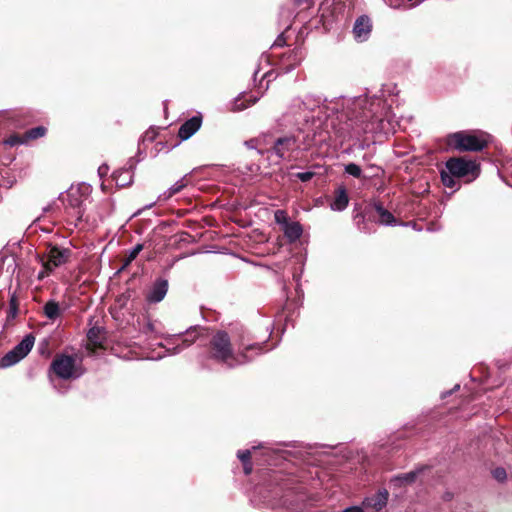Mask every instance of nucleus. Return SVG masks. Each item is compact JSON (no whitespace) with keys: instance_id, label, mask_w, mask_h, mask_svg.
I'll return each instance as SVG.
<instances>
[{"instance_id":"obj_1","label":"nucleus","mask_w":512,"mask_h":512,"mask_svg":"<svg viewBox=\"0 0 512 512\" xmlns=\"http://www.w3.org/2000/svg\"><path fill=\"white\" fill-rule=\"evenodd\" d=\"M382 97L383 93L372 97H342L329 105L312 95L294 97L279 119V125L302 130L311 123L312 141L305 144L304 150L327 144L333 137L343 143L362 134L384 130L385 101Z\"/></svg>"},{"instance_id":"obj_2","label":"nucleus","mask_w":512,"mask_h":512,"mask_svg":"<svg viewBox=\"0 0 512 512\" xmlns=\"http://www.w3.org/2000/svg\"><path fill=\"white\" fill-rule=\"evenodd\" d=\"M263 345L264 343L246 344L244 340H241L238 352H234L228 333L219 330L210 340L209 355L211 359L226 367L235 368L252 360V357L248 355L249 352L261 353Z\"/></svg>"},{"instance_id":"obj_3","label":"nucleus","mask_w":512,"mask_h":512,"mask_svg":"<svg viewBox=\"0 0 512 512\" xmlns=\"http://www.w3.org/2000/svg\"><path fill=\"white\" fill-rule=\"evenodd\" d=\"M312 141V136L307 134L300 142L298 137L295 135L287 134L277 137L273 140L272 146L266 150H258L261 155L272 154L275 155L279 160H291V156L295 151L302 150L306 143Z\"/></svg>"},{"instance_id":"obj_4","label":"nucleus","mask_w":512,"mask_h":512,"mask_svg":"<svg viewBox=\"0 0 512 512\" xmlns=\"http://www.w3.org/2000/svg\"><path fill=\"white\" fill-rule=\"evenodd\" d=\"M202 329L198 326L190 327L184 333L169 336L166 341L173 345L166 349L170 355H176L191 346L200 336Z\"/></svg>"},{"instance_id":"obj_5","label":"nucleus","mask_w":512,"mask_h":512,"mask_svg":"<svg viewBox=\"0 0 512 512\" xmlns=\"http://www.w3.org/2000/svg\"><path fill=\"white\" fill-rule=\"evenodd\" d=\"M34 342L35 337L27 334L20 343L0 358V368H8L21 361L32 350Z\"/></svg>"},{"instance_id":"obj_6","label":"nucleus","mask_w":512,"mask_h":512,"mask_svg":"<svg viewBox=\"0 0 512 512\" xmlns=\"http://www.w3.org/2000/svg\"><path fill=\"white\" fill-rule=\"evenodd\" d=\"M51 370L61 379H77L82 375V371L77 368L75 358L69 355H59L51 363Z\"/></svg>"},{"instance_id":"obj_7","label":"nucleus","mask_w":512,"mask_h":512,"mask_svg":"<svg viewBox=\"0 0 512 512\" xmlns=\"http://www.w3.org/2000/svg\"><path fill=\"white\" fill-rule=\"evenodd\" d=\"M449 148L458 151H479L480 139L465 131L449 134L446 139Z\"/></svg>"},{"instance_id":"obj_8","label":"nucleus","mask_w":512,"mask_h":512,"mask_svg":"<svg viewBox=\"0 0 512 512\" xmlns=\"http://www.w3.org/2000/svg\"><path fill=\"white\" fill-rule=\"evenodd\" d=\"M71 255V251L67 248H62L59 246H50L47 253V260H41L42 267L53 271L55 268H58L65 264Z\"/></svg>"},{"instance_id":"obj_9","label":"nucleus","mask_w":512,"mask_h":512,"mask_svg":"<svg viewBox=\"0 0 512 512\" xmlns=\"http://www.w3.org/2000/svg\"><path fill=\"white\" fill-rule=\"evenodd\" d=\"M445 168L449 170L452 175L457 178L465 177L470 174H474L477 165L474 161L466 158H450L445 165Z\"/></svg>"},{"instance_id":"obj_10","label":"nucleus","mask_w":512,"mask_h":512,"mask_svg":"<svg viewBox=\"0 0 512 512\" xmlns=\"http://www.w3.org/2000/svg\"><path fill=\"white\" fill-rule=\"evenodd\" d=\"M84 201L85 199L78 189H70L68 191L67 205L73 210L71 214L76 218L77 221H82L84 219Z\"/></svg>"},{"instance_id":"obj_11","label":"nucleus","mask_w":512,"mask_h":512,"mask_svg":"<svg viewBox=\"0 0 512 512\" xmlns=\"http://www.w3.org/2000/svg\"><path fill=\"white\" fill-rule=\"evenodd\" d=\"M168 292V281L164 278L156 279L146 294L148 303L161 302Z\"/></svg>"},{"instance_id":"obj_12","label":"nucleus","mask_w":512,"mask_h":512,"mask_svg":"<svg viewBox=\"0 0 512 512\" xmlns=\"http://www.w3.org/2000/svg\"><path fill=\"white\" fill-rule=\"evenodd\" d=\"M372 31V23L368 16L362 15L358 17L353 26L354 38L358 42L366 41Z\"/></svg>"},{"instance_id":"obj_13","label":"nucleus","mask_w":512,"mask_h":512,"mask_svg":"<svg viewBox=\"0 0 512 512\" xmlns=\"http://www.w3.org/2000/svg\"><path fill=\"white\" fill-rule=\"evenodd\" d=\"M349 204V196L347 189L344 185H339L334 191V197L329 203V207L332 211L342 212Z\"/></svg>"},{"instance_id":"obj_14","label":"nucleus","mask_w":512,"mask_h":512,"mask_svg":"<svg viewBox=\"0 0 512 512\" xmlns=\"http://www.w3.org/2000/svg\"><path fill=\"white\" fill-rule=\"evenodd\" d=\"M202 117L195 115L185 121L179 128L178 136L181 140H188L192 137L201 127Z\"/></svg>"},{"instance_id":"obj_15","label":"nucleus","mask_w":512,"mask_h":512,"mask_svg":"<svg viewBox=\"0 0 512 512\" xmlns=\"http://www.w3.org/2000/svg\"><path fill=\"white\" fill-rule=\"evenodd\" d=\"M388 497V491L386 489H381L375 495L366 497L362 504L364 507L371 508L378 512L387 505Z\"/></svg>"},{"instance_id":"obj_16","label":"nucleus","mask_w":512,"mask_h":512,"mask_svg":"<svg viewBox=\"0 0 512 512\" xmlns=\"http://www.w3.org/2000/svg\"><path fill=\"white\" fill-rule=\"evenodd\" d=\"M426 469L425 466H421L415 470L407 473L399 474L390 479V485L394 487H403L412 484L416 481L418 476Z\"/></svg>"},{"instance_id":"obj_17","label":"nucleus","mask_w":512,"mask_h":512,"mask_svg":"<svg viewBox=\"0 0 512 512\" xmlns=\"http://www.w3.org/2000/svg\"><path fill=\"white\" fill-rule=\"evenodd\" d=\"M133 169L134 162L133 159L131 158L128 162V167H125L114 173V179L116 181V184L120 187H124L131 184L133 180Z\"/></svg>"},{"instance_id":"obj_18","label":"nucleus","mask_w":512,"mask_h":512,"mask_svg":"<svg viewBox=\"0 0 512 512\" xmlns=\"http://www.w3.org/2000/svg\"><path fill=\"white\" fill-rule=\"evenodd\" d=\"M187 176H184L177 182H175L170 188H168L166 191H164L162 194L158 196V201H167L169 200L173 195L179 193L187 186Z\"/></svg>"},{"instance_id":"obj_19","label":"nucleus","mask_w":512,"mask_h":512,"mask_svg":"<svg viewBox=\"0 0 512 512\" xmlns=\"http://www.w3.org/2000/svg\"><path fill=\"white\" fill-rule=\"evenodd\" d=\"M375 211L379 216V222L383 225L393 226L396 223V219L391 212L383 207V205L379 202L374 203L373 205Z\"/></svg>"},{"instance_id":"obj_20","label":"nucleus","mask_w":512,"mask_h":512,"mask_svg":"<svg viewBox=\"0 0 512 512\" xmlns=\"http://www.w3.org/2000/svg\"><path fill=\"white\" fill-rule=\"evenodd\" d=\"M283 232L290 242H295L301 237L303 229L298 222H289L285 227H283Z\"/></svg>"},{"instance_id":"obj_21","label":"nucleus","mask_w":512,"mask_h":512,"mask_svg":"<svg viewBox=\"0 0 512 512\" xmlns=\"http://www.w3.org/2000/svg\"><path fill=\"white\" fill-rule=\"evenodd\" d=\"M482 160L485 159V154H490V150L493 149L494 151L499 150L498 143L494 136L491 134H488L486 132L482 131Z\"/></svg>"},{"instance_id":"obj_22","label":"nucleus","mask_w":512,"mask_h":512,"mask_svg":"<svg viewBox=\"0 0 512 512\" xmlns=\"http://www.w3.org/2000/svg\"><path fill=\"white\" fill-rule=\"evenodd\" d=\"M44 314L50 320H55L60 315L59 304L55 301H48L44 306Z\"/></svg>"},{"instance_id":"obj_23","label":"nucleus","mask_w":512,"mask_h":512,"mask_svg":"<svg viewBox=\"0 0 512 512\" xmlns=\"http://www.w3.org/2000/svg\"><path fill=\"white\" fill-rule=\"evenodd\" d=\"M456 176L452 175L446 168L441 171V180L445 187L455 188L457 186Z\"/></svg>"},{"instance_id":"obj_24","label":"nucleus","mask_w":512,"mask_h":512,"mask_svg":"<svg viewBox=\"0 0 512 512\" xmlns=\"http://www.w3.org/2000/svg\"><path fill=\"white\" fill-rule=\"evenodd\" d=\"M45 134L46 128L43 126L32 128L24 133L26 142H28L29 140H34L43 137Z\"/></svg>"},{"instance_id":"obj_25","label":"nucleus","mask_w":512,"mask_h":512,"mask_svg":"<svg viewBox=\"0 0 512 512\" xmlns=\"http://www.w3.org/2000/svg\"><path fill=\"white\" fill-rule=\"evenodd\" d=\"M143 250L142 244H136L128 253L127 258L124 261L123 268L128 266L137 256L138 254Z\"/></svg>"},{"instance_id":"obj_26","label":"nucleus","mask_w":512,"mask_h":512,"mask_svg":"<svg viewBox=\"0 0 512 512\" xmlns=\"http://www.w3.org/2000/svg\"><path fill=\"white\" fill-rule=\"evenodd\" d=\"M344 170L347 174L359 178L361 176L362 170L359 165L355 163H348L345 165Z\"/></svg>"},{"instance_id":"obj_27","label":"nucleus","mask_w":512,"mask_h":512,"mask_svg":"<svg viewBox=\"0 0 512 512\" xmlns=\"http://www.w3.org/2000/svg\"><path fill=\"white\" fill-rule=\"evenodd\" d=\"M274 219L277 224L282 225L283 227L289 223L287 213L284 210H277L274 213Z\"/></svg>"},{"instance_id":"obj_28","label":"nucleus","mask_w":512,"mask_h":512,"mask_svg":"<svg viewBox=\"0 0 512 512\" xmlns=\"http://www.w3.org/2000/svg\"><path fill=\"white\" fill-rule=\"evenodd\" d=\"M5 143L9 146H16V145H20V144H25L27 143L26 142V139H25V135L23 134L22 136L20 135H11L6 141Z\"/></svg>"},{"instance_id":"obj_29","label":"nucleus","mask_w":512,"mask_h":512,"mask_svg":"<svg viewBox=\"0 0 512 512\" xmlns=\"http://www.w3.org/2000/svg\"><path fill=\"white\" fill-rule=\"evenodd\" d=\"M492 476L498 482H504L507 478L506 470L503 467H497L491 471Z\"/></svg>"},{"instance_id":"obj_30","label":"nucleus","mask_w":512,"mask_h":512,"mask_svg":"<svg viewBox=\"0 0 512 512\" xmlns=\"http://www.w3.org/2000/svg\"><path fill=\"white\" fill-rule=\"evenodd\" d=\"M315 173L312 171L298 172L294 176L301 182H308L314 177Z\"/></svg>"},{"instance_id":"obj_31","label":"nucleus","mask_w":512,"mask_h":512,"mask_svg":"<svg viewBox=\"0 0 512 512\" xmlns=\"http://www.w3.org/2000/svg\"><path fill=\"white\" fill-rule=\"evenodd\" d=\"M237 457L240 459L242 463L250 462L251 451L249 449L239 450L237 453Z\"/></svg>"},{"instance_id":"obj_32","label":"nucleus","mask_w":512,"mask_h":512,"mask_svg":"<svg viewBox=\"0 0 512 512\" xmlns=\"http://www.w3.org/2000/svg\"><path fill=\"white\" fill-rule=\"evenodd\" d=\"M99 330L97 328H91L88 333H87V337L88 339L93 342V343H97V334H98Z\"/></svg>"},{"instance_id":"obj_33","label":"nucleus","mask_w":512,"mask_h":512,"mask_svg":"<svg viewBox=\"0 0 512 512\" xmlns=\"http://www.w3.org/2000/svg\"><path fill=\"white\" fill-rule=\"evenodd\" d=\"M108 170H109V167L106 165V164H103L101 165L99 168H98V174L99 176L102 178L104 176L107 175L108 173Z\"/></svg>"},{"instance_id":"obj_34","label":"nucleus","mask_w":512,"mask_h":512,"mask_svg":"<svg viewBox=\"0 0 512 512\" xmlns=\"http://www.w3.org/2000/svg\"><path fill=\"white\" fill-rule=\"evenodd\" d=\"M260 141H261V138L251 139V140H249V141H247V142H246V146H247L248 148L253 149V148H255V147H256V145H258V144L260 143Z\"/></svg>"},{"instance_id":"obj_35","label":"nucleus","mask_w":512,"mask_h":512,"mask_svg":"<svg viewBox=\"0 0 512 512\" xmlns=\"http://www.w3.org/2000/svg\"><path fill=\"white\" fill-rule=\"evenodd\" d=\"M342 512H364V510L359 506H351L344 509Z\"/></svg>"},{"instance_id":"obj_36","label":"nucleus","mask_w":512,"mask_h":512,"mask_svg":"<svg viewBox=\"0 0 512 512\" xmlns=\"http://www.w3.org/2000/svg\"><path fill=\"white\" fill-rule=\"evenodd\" d=\"M243 470L246 475H249L252 472V464L251 462L243 463Z\"/></svg>"},{"instance_id":"obj_37","label":"nucleus","mask_w":512,"mask_h":512,"mask_svg":"<svg viewBox=\"0 0 512 512\" xmlns=\"http://www.w3.org/2000/svg\"><path fill=\"white\" fill-rule=\"evenodd\" d=\"M51 272H52V271H50V270H48V269H45V268L43 267V269H42V270L39 272V274H38V279H40V280H41V279L45 278V277H46V276H48Z\"/></svg>"},{"instance_id":"obj_38","label":"nucleus","mask_w":512,"mask_h":512,"mask_svg":"<svg viewBox=\"0 0 512 512\" xmlns=\"http://www.w3.org/2000/svg\"><path fill=\"white\" fill-rule=\"evenodd\" d=\"M459 388H460V385H459V384H456L452 390H449V391H445V392H443V393L441 394V397L444 399V398H446L447 396L451 395L453 391L458 390Z\"/></svg>"},{"instance_id":"obj_39","label":"nucleus","mask_w":512,"mask_h":512,"mask_svg":"<svg viewBox=\"0 0 512 512\" xmlns=\"http://www.w3.org/2000/svg\"><path fill=\"white\" fill-rule=\"evenodd\" d=\"M295 3L298 5V6H301V5H304L306 4L307 6H309V0H294Z\"/></svg>"},{"instance_id":"obj_40","label":"nucleus","mask_w":512,"mask_h":512,"mask_svg":"<svg viewBox=\"0 0 512 512\" xmlns=\"http://www.w3.org/2000/svg\"><path fill=\"white\" fill-rule=\"evenodd\" d=\"M146 329L149 330V331H153L154 327H153V324L152 323H147L146 325Z\"/></svg>"},{"instance_id":"obj_41","label":"nucleus","mask_w":512,"mask_h":512,"mask_svg":"<svg viewBox=\"0 0 512 512\" xmlns=\"http://www.w3.org/2000/svg\"><path fill=\"white\" fill-rule=\"evenodd\" d=\"M270 76H271V72H266V73H264L262 78H267V77H270Z\"/></svg>"},{"instance_id":"obj_42","label":"nucleus","mask_w":512,"mask_h":512,"mask_svg":"<svg viewBox=\"0 0 512 512\" xmlns=\"http://www.w3.org/2000/svg\"><path fill=\"white\" fill-rule=\"evenodd\" d=\"M257 100H258V98H254L253 100L250 101L249 105L256 103Z\"/></svg>"},{"instance_id":"obj_43","label":"nucleus","mask_w":512,"mask_h":512,"mask_svg":"<svg viewBox=\"0 0 512 512\" xmlns=\"http://www.w3.org/2000/svg\"><path fill=\"white\" fill-rule=\"evenodd\" d=\"M481 374H482V378L484 377V374H485V371H484V366L482 365V371H481Z\"/></svg>"},{"instance_id":"obj_44","label":"nucleus","mask_w":512,"mask_h":512,"mask_svg":"<svg viewBox=\"0 0 512 512\" xmlns=\"http://www.w3.org/2000/svg\"><path fill=\"white\" fill-rule=\"evenodd\" d=\"M421 2H422V0H418V3H421Z\"/></svg>"},{"instance_id":"obj_45","label":"nucleus","mask_w":512,"mask_h":512,"mask_svg":"<svg viewBox=\"0 0 512 512\" xmlns=\"http://www.w3.org/2000/svg\"><path fill=\"white\" fill-rule=\"evenodd\" d=\"M421 2H422V0H418V3H421Z\"/></svg>"},{"instance_id":"obj_46","label":"nucleus","mask_w":512,"mask_h":512,"mask_svg":"<svg viewBox=\"0 0 512 512\" xmlns=\"http://www.w3.org/2000/svg\"><path fill=\"white\" fill-rule=\"evenodd\" d=\"M421 2H422V0H418V3H421Z\"/></svg>"}]
</instances>
